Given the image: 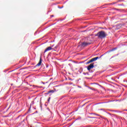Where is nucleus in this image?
<instances>
[{"label": "nucleus", "mask_w": 127, "mask_h": 127, "mask_svg": "<svg viewBox=\"0 0 127 127\" xmlns=\"http://www.w3.org/2000/svg\"><path fill=\"white\" fill-rule=\"evenodd\" d=\"M98 59H99V57H95V58H93V59H91V61L92 62H94V61H96V60H98Z\"/></svg>", "instance_id": "nucleus-5"}, {"label": "nucleus", "mask_w": 127, "mask_h": 127, "mask_svg": "<svg viewBox=\"0 0 127 127\" xmlns=\"http://www.w3.org/2000/svg\"><path fill=\"white\" fill-rule=\"evenodd\" d=\"M52 47H48L46 50H45V53L47 52V51H50V50H52Z\"/></svg>", "instance_id": "nucleus-4"}, {"label": "nucleus", "mask_w": 127, "mask_h": 127, "mask_svg": "<svg viewBox=\"0 0 127 127\" xmlns=\"http://www.w3.org/2000/svg\"><path fill=\"white\" fill-rule=\"evenodd\" d=\"M41 65V59H40V62L39 63L37 64V66H40Z\"/></svg>", "instance_id": "nucleus-7"}, {"label": "nucleus", "mask_w": 127, "mask_h": 127, "mask_svg": "<svg viewBox=\"0 0 127 127\" xmlns=\"http://www.w3.org/2000/svg\"><path fill=\"white\" fill-rule=\"evenodd\" d=\"M50 93H54V90H51L49 91L47 93V94H50Z\"/></svg>", "instance_id": "nucleus-6"}, {"label": "nucleus", "mask_w": 127, "mask_h": 127, "mask_svg": "<svg viewBox=\"0 0 127 127\" xmlns=\"http://www.w3.org/2000/svg\"><path fill=\"white\" fill-rule=\"evenodd\" d=\"M94 68V64H90L88 66H87V70L90 71L91 69H93Z\"/></svg>", "instance_id": "nucleus-3"}, {"label": "nucleus", "mask_w": 127, "mask_h": 127, "mask_svg": "<svg viewBox=\"0 0 127 127\" xmlns=\"http://www.w3.org/2000/svg\"><path fill=\"white\" fill-rule=\"evenodd\" d=\"M90 44H91V43L83 42L81 43V46L82 47H86V46H88V45H90Z\"/></svg>", "instance_id": "nucleus-2"}, {"label": "nucleus", "mask_w": 127, "mask_h": 127, "mask_svg": "<svg viewBox=\"0 0 127 127\" xmlns=\"http://www.w3.org/2000/svg\"><path fill=\"white\" fill-rule=\"evenodd\" d=\"M107 35L106 34V33L105 32L101 31L99 32H98L96 35V36H98L99 38H101V39H103V38H105Z\"/></svg>", "instance_id": "nucleus-1"}, {"label": "nucleus", "mask_w": 127, "mask_h": 127, "mask_svg": "<svg viewBox=\"0 0 127 127\" xmlns=\"http://www.w3.org/2000/svg\"><path fill=\"white\" fill-rule=\"evenodd\" d=\"M52 16H53V15H52Z\"/></svg>", "instance_id": "nucleus-10"}, {"label": "nucleus", "mask_w": 127, "mask_h": 127, "mask_svg": "<svg viewBox=\"0 0 127 127\" xmlns=\"http://www.w3.org/2000/svg\"><path fill=\"white\" fill-rule=\"evenodd\" d=\"M83 74H84V75H86V73H83Z\"/></svg>", "instance_id": "nucleus-9"}, {"label": "nucleus", "mask_w": 127, "mask_h": 127, "mask_svg": "<svg viewBox=\"0 0 127 127\" xmlns=\"http://www.w3.org/2000/svg\"><path fill=\"white\" fill-rule=\"evenodd\" d=\"M92 62H92V60H90L89 61L86 63V64H90V63H92Z\"/></svg>", "instance_id": "nucleus-8"}]
</instances>
